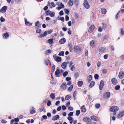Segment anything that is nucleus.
<instances>
[{
    "label": "nucleus",
    "mask_w": 124,
    "mask_h": 124,
    "mask_svg": "<svg viewBox=\"0 0 124 124\" xmlns=\"http://www.w3.org/2000/svg\"><path fill=\"white\" fill-rule=\"evenodd\" d=\"M101 12L103 14H106V9L104 8H102L101 10Z\"/></svg>",
    "instance_id": "7c9ffc66"
},
{
    "label": "nucleus",
    "mask_w": 124,
    "mask_h": 124,
    "mask_svg": "<svg viewBox=\"0 0 124 124\" xmlns=\"http://www.w3.org/2000/svg\"><path fill=\"white\" fill-rule=\"evenodd\" d=\"M118 108L116 106H113L110 108V110L112 112H116L118 110Z\"/></svg>",
    "instance_id": "f03ea898"
},
{
    "label": "nucleus",
    "mask_w": 124,
    "mask_h": 124,
    "mask_svg": "<svg viewBox=\"0 0 124 124\" xmlns=\"http://www.w3.org/2000/svg\"><path fill=\"white\" fill-rule=\"evenodd\" d=\"M59 118L58 115H56L54 116L52 118V120L54 121H55L59 119Z\"/></svg>",
    "instance_id": "412c9836"
},
{
    "label": "nucleus",
    "mask_w": 124,
    "mask_h": 124,
    "mask_svg": "<svg viewBox=\"0 0 124 124\" xmlns=\"http://www.w3.org/2000/svg\"><path fill=\"white\" fill-rule=\"evenodd\" d=\"M120 87V86L119 85H117L115 87V89L116 90H119Z\"/></svg>",
    "instance_id": "a18cd8bd"
},
{
    "label": "nucleus",
    "mask_w": 124,
    "mask_h": 124,
    "mask_svg": "<svg viewBox=\"0 0 124 124\" xmlns=\"http://www.w3.org/2000/svg\"><path fill=\"white\" fill-rule=\"evenodd\" d=\"M74 3L75 5L78 6L79 3V0H74Z\"/></svg>",
    "instance_id": "473e14b6"
},
{
    "label": "nucleus",
    "mask_w": 124,
    "mask_h": 124,
    "mask_svg": "<svg viewBox=\"0 0 124 124\" xmlns=\"http://www.w3.org/2000/svg\"><path fill=\"white\" fill-rule=\"evenodd\" d=\"M66 41L65 39L64 38H63L60 40L59 43L61 44H63Z\"/></svg>",
    "instance_id": "dca6fc26"
},
{
    "label": "nucleus",
    "mask_w": 124,
    "mask_h": 124,
    "mask_svg": "<svg viewBox=\"0 0 124 124\" xmlns=\"http://www.w3.org/2000/svg\"><path fill=\"white\" fill-rule=\"evenodd\" d=\"M0 20L1 22H3L5 21V19L2 17H1L0 18Z\"/></svg>",
    "instance_id": "8fccbe9b"
},
{
    "label": "nucleus",
    "mask_w": 124,
    "mask_h": 124,
    "mask_svg": "<svg viewBox=\"0 0 124 124\" xmlns=\"http://www.w3.org/2000/svg\"><path fill=\"white\" fill-rule=\"evenodd\" d=\"M64 54V52L63 51H62L59 52L58 55L59 56H63Z\"/></svg>",
    "instance_id": "a19ab883"
},
{
    "label": "nucleus",
    "mask_w": 124,
    "mask_h": 124,
    "mask_svg": "<svg viewBox=\"0 0 124 124\" xmlns=\"http://www.w3.org/2000/svg\"><path fill=\"white\" fill-rule=\"evenodd\" d=\"M77 93V91H74V92L73 93V97L75 99H76L75 97H76Z\"/></svg>",
    "instance_id": "c03bdc74"
},
{
    "label": "nucleus",
    "mask_w": 124,
    "mask_h": 124,
    "mask_svg": "<svg viewBox=\"0 0 124 124\" xmlns=\"http://www.w3.org/2000/svg\"><path fill=\"white\" fill-rule=\"evenodd\" d=\"M7 6H5L2 8L1 9H0V12L3 13H5L7 9Z\"/></svg>",
    "instance_id": "39448f33"
},
{
    "label": "nucleus",
    "mask_w": 124,
    "mask_h": 124,
    "mask_svg": "<svg viewBox=\"0 0 124 124\" xmlns=\"http://www.w3.org/2000/svg\"><path fill=\"white\" fill-rule=\"evenodd\" d=\"M88 82H90L92 79V76L91 75H90L88 77Z\"/></svg>",
    "instance_id": "58836bf2"
},
{
    "label": "nucleus",
    "mask_w": 124,
    "mask_h": 124,
    "mask_svg": "<svg viewBox=\"0 0 124 124\" xmlns=\"http://www.w3.org/2000/svg\"><path fill=\"white\" fill-rule=\"evenodd\" d=\"M36 112V111L34 110H32L30 111V113L31 114H33L34 113Z\"/></svg>",
    "instance_id": "338daca9"
},
{
    "label": "nucleus",
    "mask_w": 124,
    "mask_h": 124,
    "mask_svg": "<svg viewBox=\"0 0 124 124\" xmlns=\"http://www.w3.org/2000/svg\"><path fill=\"white\" fill-rule=\"evenodd\" d=\"M124 76V72L123 70L120 71L118 75V77L119 78H122Z\"/></svg>",
    "instance_id": "0eeeda50"
},
{
    "label": "nucleus",
    "mask_w": 124,
    "mask_h": 124,
    "mask_svg": "<svg viewBox=\"0 0 124 124\" xmlns=\"http://www.w3.org/2000/svg\"><path fill=\"white\" fill-rule=\"evenodd\" d=\"M110 93L109 92H107L104 94L103 96L104 98L107 99L110 97Z\"/></svg>",
    "instance_id": "20e7f679"
},
{
    "label": "nucleus",
    "mask_w": 124,
    "mask_h": 124,
    "mask_svg": "<svg viewBox=\"0 0 124 124\" xmlns=\"http://www.w3.org/2000/svg\"><path fill=\"white\" fill-rule=\"evenodd\" d=\"M67 119L69 121H70V120H73L72 118V117H71L70 116H69L68 117Z\"/></svg>",
    "instance_id": "69168bd1"
},
{
    "label": "nucleus",
    "mask_w": 124,
    "mask_h": 124,
    "mask_svg": "<svg viewBox=\"0 0 124 124\" xmlns=\"http://www.w3.org/2000/svg\"><path fill=\"white\" fill-rule=\"evenodd\" d=\"M83 83L82 81H79L78 83V85L79 86H81L83 85Z\"/></svg>",
    "instance_id": "bb28decb"
},
{
    "label": "nucleus",
    "mask_w": 124,
    "mask_h": 124,
    "mask_svg": "<svg viewBox=\"0 0 124 124\" xmlns=\"http://www.w3.org/2000/svg\"><path fill=\"white\" fill-rule=\"evenodd\" d=\"M49 62V59H46L44 61V63L46 65H47L48 64V63Z\"/></svg>",
    "instance_id": "f704fd0d"
},
{
    "label": "nucleus",
    "mask_w": 124,
    "mask_h": 124,
    "mask_svg": "<svg viewBox=\"0 0 124 124\" xmlns=\"http://www.w3.org/2000/svg\"><path fill=\"white\" fill-rule=\"evenodd\" d=\"M55 95L54 93H52L50 95V97L52 98V99H54L55 98Z\"/></svg>",
    "instance_id": "4c0bfd02"
},
{
    "label": "nucleus",
    "mask_w": 124,
    "mask_h": 124,
    "mask_svg": "<svg viewBox=\"0 0 124 124\" xmlns=\"http://www.w3.org/2000/svg\"><path fill=\"white\" fill-rule=\"evenodd\" d=\"M61 67L63 69H64L67 67V62H63L61 65Z\"/></svg>",
    "instance_id": "a211bd4d"
},
{
    "label": "nucleus",
    "mask_w": 124,
    "mask_h": 124,
    "mask_svg": "<svg viewBox=\"0 0 124 124\" xmlns=\"http://www.w3.org/2000/svg\"><path fill=\"white\" fill-rule=\"evenodd\" d=\"M51 51L50 49H48L45 52V54L46 55H48L51 53Z\"/></svg>",
    "instance_id": "c756f323"
},
{
    "label": "nucleus",
    "mask_w": 124,
    "mask_h": 124,
    "mask_svg": "<svg viewBox=\"0 0 124 124\" xmlns=\"http://www.w3.org/2000/svg\"><path fill=\"white\" fill-rule=\"evenodd\" d=\"M81 112L83 113L85 112L86 111V109L85 107V105H83L81 107Z\"/></svg>",
    "instance_id": "aec40b11"
},
{
    "label": "nucleus",
    "mask_w": 124,
    "mask_h": 124,
    "mask_svg": "<svg viewBox=\"0 0 124 124\" xmlns=\"http://www.w3.org/2000/svg\"><path fill=\"white\" fill-rule=\"evenodd\" d=\"M95 27V26L94 25H92L89 28V31L91 32V31H92L94 30Z\"/></svg>",
    "instance_id": "4468645a"
},
{
    "label": "nucleus",
    "mask_w": 124,
    "mask_h": 124,
    "mask_svg": "<svg viewBox=\"0 0 124 124\" xmlns=\"http://www.w3.org/2000/svg\"><path fill=\"white\" fill-rule=\"evenodd\" d=\"M64 35V34L63 33L62 31H61L60 32V36L63 37Z\"/></svg>",
    "instance_id": "bf43d9fd"
},
{
    "label": "nucleus",
    "mask_w": 124,
    "mask_h": 124,
    "mask_svg": "<svg viewBox=\"0 0 124 124\" xmlns=\"http://www.w3.org/2000/svg\"><path fill=\"white\" fill-rule=\"evenodd\" d=\"M44 109V107L43 106H42L41 108H40L39 110L40 112H41Z\"/></svg>",
    "instance_id": "052dcab7"
},
{
    "label": "nucleus",
    "mask_w": 124,
    "mask_h": 124,
    "mask_svg": "<svg viewBox=\"0 0 124 124\" xmlns=\"http://www.w3.org/2000/svg\"><path fill=\"white\" fill-rule=\"evenodd\" d=\"M83 121L85 122H89L91 121V119L90 118L87 117H84L83 119Z\"/></svg>",
    "instance_id": "9d476101"
},
{
    "label": "nucleus",
    "mask_w": 124,
    "mask_h": 124,
    "mask_svg": "<svg viewBox=\"0 0 124 124\" xmlns=\"http://www.w3.org/2000/svg\"><path fill=\"white\" fill-rule=\"evenodd\" d=\"M25 23L26 25L28 26H31L32 25V23H30L27 21L26 19H25Z\"/></svg>",
    "instance_id": "6ab92c4d"
},
{
    "label": "nucleus",
    "mask_w": 124,
    "mask_h": 124,
    "mask_svg": "<svg viewBox=\"0 0 124 124\" xmlns=\"http://www.w3.org/2000/svg\"><path fill=\"white\" fill-rule=\"evenodd\" d=\"M73 112H71L69 113L68 115L69 116H73Z\"/></svg>",
    "instance_id": "13d9d810"
},
{
    "label": "nucleus",
    "mask_w": 124,
    "mask_h": 124,
    "mask_svg": "<svg viewBox=\"0 0 124 124\" xmlns=\"http://www.w3.org/2000/svg\"><path fill=\"white\" fill-rule=\"evenodd\" d=\"M73 85H71L69 87L68 89V90L70 91H71L72 90V89L73 88Z\"/></svg>",
    "instance_id": "de8ad7c7"
},
{
    "label": "nucleus",
    "mask_w": 124,
    "mask_h": 124,
    "mask_svg": "<svg viewBox=\"0 0 124 124\" xmlns=\"http://www.w3.org/2000/svg\"><path fill=\"white\" fill-rule=\"evenodd\" d=\"M124 115V110L120 112L117 116L118 118H120L122 117Z\"/></svg>",
    "instance_id": "ddd939ff"
},
{
    "label": "nucleus",
    "mask_w": 124,
    "mask_h": 124,
    "mask_svg": "<svg viewBox=\"0 0 124 124\" xmlns=\"http://www.w3.org/2000/svg\"><path fill=\"white\" fill-rule=\"evenodd\" d=\"M95 84V82L94 81H92L90 83L89 85V87L90 88H91L93 87Z\"/></svg>",
    "instance_id": "b1692460"
},
{
    "label": "nucleus",
    "mask_w": 124,
    "mask_h": 124,
    "mask_svg": "<svg viewBox=\"0 0 124 124\" xmlns=\"http://www.w3.org/2000/svg\"><path fill=\"white\" fill-rule=\"evenodd\" d=\"M47 35V31H45L43 34L40 35L39 36V38H42L46 36Z\"/></svg>",
    "instance_id": "4be33fe9"
},
{
    "label": "nucleus",
    "mask_w": 124,
    "mask_h": 124,
    "mask_svg": "<svg viewBox=\"0 0 124 124\" xmlns=\"http://www.w3.org/2000/svg\"><path fill=\"white\" fill-rule=\"evenodd\" d=\"M73 2L72 0H69L68 2V4L70 7L72 6L73 4Z\"/></svg>",
    "instance_id": "393cba45"
},
{
    "label": "nucleus",
    "mask_w": 124,
    "mask_h": 124,
    "mask_svg": "<svg viewBox=\"0 0 124 124\" xmlns=\"http://www.w3.org/2000/svg\"><path fill=\"white\" fill-rule=\"evenodd\" d=\"M103 31L102 28L101 27H100L98 29V31L99 32H102Z\"/></svg>",
    "instance_id": "4d7b16f0"
},
{
    "label": "nucleus",
    "mask_w": 124,
    "mask_h": 124,
    "mask_svg": "<svg viewBox=\"0 0 124 124\" xmlns=\"http://www.w3.org/2000/svg\"><path fill=\"white\" fill-rule=\"evenodd\" d=\"M104 81L103 80H101L100 83L99 89L100 90H101L104 85Z\"/></svg>",
    "instance_id": "6e6552de"
},
{
    "label": "nucleus",
    "mask_w": 124,
    "mask_h": 124,
    "mask_svg": "<svg viewBox=\"0 0 124 124\" xmlns=\"http://www.w3.org/2000/svg\"><path fill=\"white\" fill-rule=\"evenodd\" d=\"M99 77V76L97 74H96L94 75V78L95 79H98Z\"/></svg>",
    "instance_id": "e2e57ef3"
},
{
    "label": "nucleus",
    "mask_w": 124,
    "mask_h": 124,
    "mask_svg": "<svg viewBox=\"0 0 124 124\" xmlns=\"http://www.w3.org/2000/svg\"><path fill=\"white\" fill-rule=\"evenodd\" d=\"M91 118L92 120L95 121H99L98 118L95 116H91Z\"/></svg>",
    "instance_id": "1a4fd4ad"
},
{
    "label": "nucleus",
    "mask_w": 124,
    "mask_h": 124,
    "mask_svg": "<svg viewBox=\"0 0 124 124\" xmlns=\"http://www.w3.org/2000/svg\"><path fill=\"white\" fill-rule=\"evenodd\" d=\"M112 83L114 85H116L117 84V80L115 78L112 79L111 80Z\"/></svg>",
    "instance_id": "f8f14e48"
},
{
    "label": "nucleus",
    "mask_w": 124,
    "mask_h": 124,
    "mask_svg": "<svg viewBox=\"0 0 124 124\" xmlns=\"http://www.w3.org/2000/svg\"><path fill=\"white\" fill-rule=\"evenodd\" d=\"M51 102L50 101H48L47 103V105L48 106H50L51 105Z\"/></svg>",
    "instance_id": "0e129e2a"
},
{
    "label": "nucleus",
    "mask_w": 124,
    "mask_h": 124,
    "mask_svg": "<svg viewBox=\"0 0 124 124\" xmlns=\"http://www.w3.org/2000/svg\"><path fill=\"white\" fill-rule=\"evenodd\" d=\"M103 38L104 40H107L108 38V36L107 35H105L104 36Z\"/></svg>",
    "instance_id": "49530a36"
},
{
    "label": "nucleus",
    "mask_w": 124,
    "mask_h": 124,
    "mask_svg": "<svg viewBox=\"0 0 124 124\" xmlns=\"http://www.w3.org/2000/svg\"><path fill=\"white\" fill-rule=\"evenodd\" d=\"M106 48L105 47H101L99 49V51L101 53H103L105 51Z\"/></svg>",
    "instance_id": "f3484780"
},
{
    "label": "nucleus",
    "mask_w": 124,
    "mask_h": 124,
    "mask_svg": "<svg viewBox=\"0 0 124 124\" xmlns=\"http://www.w3.org/2000/svg\"><path fill=\"white\" fill-rule=\"evenodd\" d=\"M100 106V105L99 104H95V107L96 108L98 109L99 108Z\"/></svg>",
    "instance_id": "79ce46f5"
},
{
    "label": "nucleus",
    "mask_w": 124,
    "mask_h": 124,
    "mask_svg": "<svg viewBox=\"0 0 124 124\" xmlns=\"http://www.w3.org/2000/svg\"><path fill=\"white\" fill-rule=\"evenodd\" d=\"M8 34L7 33L4 34L3 36V38L6 39L8 38Z\"/></svg>",
    "instance_id": "e433bc0d"
},
{
    "label": "nucleus",
    "mask_w": 124,
    "mask_h": 124,
    "mask_svg": "<svg viewBox=\"0 0 124 124\" xmlns=\"http://www.w3.org/2000/svg\"><path fill=\"white\" fill-rule=\"evenodd\" d=\"M41 26L39 21H38L35 23V26L36 27V28L40 27Z\"/></svg>",
    "instance_id": "2eb2a0df"
},
{
    "label": "nucleus",
    "mask_w": 124,
    "mask_h": 124,
    "mask_svg": "<svg viewBox=\"0 0 124 124\" xmlns=\"http://www.w3.org/2000/svg\"><path fill=\"white\" fill-rule=\"evenodd\" d=\"M71 78L69 77H67L66 78V80L68 81H70V80H71Z\"/></svg>",
    "instance_id": "6e6d98bb"
},
{
    "label": "nucleus",
    "mask_w": 124,
    "mask_h": 124,
    "mask_svg": "<svg viewBox=\"0 0 124 124\" xmlns=\"http://www.w3.org/2000/svg\"><path fill=\"white\" fill-rule=\"evenodd\" d=\"M22 0H15V2L16 3H19L20 2H21Z\"/></svg>",
    "instance_id": "5fc2aeb1"
},
{
    "label": "nucleus",
    "mask_w": 124,
    "mask_h": 124,
    "mask_svg": "<svg viewBox=\"0 0 124 124\" xmlns=\"http://www.w3.org/2000/svg\"><path fill=\"white\" fill-rule=\"evenodd\" d=\"M55 60L58 62H60L61 61V57L59 56H57Z\"/></svg>",
    "instance_id": "a878e982"
},
{
    "label": "nucleus",
    "mask_w": 124,
    "mask_h": 124,
    "mask_svg": "<svg viewBox=\"0 0 124 124\" xmlns=\"http://www.w3.org/2000/svg\"><path fill=\"white\" fill-rule=\"evenodd\" d=\"M19 119L18 118H15V122H17L19 121Z\"/></svg>",
    "instance_id": "864d4df0"
},
{
    "label": "nucleus",
    "mask_w": 124,
    "mask_h": 124,
    "mask_svg": "<svg viewBox=\"0 0 124 124\" xmlns=\"http://www.w3.org/2000/svg\"><path fill=\"white\" fill-rule=\"evenodd\" d=\"M119 58L121 60H124V55H122L120 57H119Z\"/></svg>",
    "instance_id": "603ef678"
},
{
    "label": "nucleus",
    "mask_w": 124,
    "mask_h": 124,
    "mask_svg": "<svg viewBox=\"0 0 124 124\" xmlns=\"http://www.w3.org/2000/svg\"><path fill=\"white\" fill-rule=\"evenodd\" d=\"M42 31L41 29L37 28L36 30V32L37 33H39L41 34L42 33Z\"/></svg>",
    "instance_id": "c9c22d12"
},
{
    "label": "nucleus",
    "mask_w": 124,
    "mask_h": 124,
    "mask_svg": "<svg viewBox=\"0 0 124 124\" xmlns=\"http://www.w3.org/2000/svg\"><path fill=\"white\" fill-rule=\"evenodd\" d=\"M102 28L104 30H105L107 28V25L105 23H103L102 25Z\"/></svg>",
    "instance_id": "c85d7f7f"
},
{
    "label": "nucleus",
    "mask_w": 124,
    "mask_h": 124,
    "mask_svg": "<svg viewBox=\"0 0 124 124\" xmlns=\"http://www.w3.org/2000/svg\"><path fill=\"white\" fill-rule=\"evenodd\" d=\"M48 43L50 44H52L53 42V39H49L48 41Z\"/></svg>",
    "instance_id": "ea45409f"
},
{
    "label": "nucleus",
    "mask_w": 124,
    "mask_h": 124,
    "mask_svg": "<svg viewBox=\"0 0 124 124\" xmlns=\"http://www.w3.org/2000/svg\"><path fill=\"white\" fill-rule=\"evenodd\" d=\"M60 73V71L59 70H57L55 72V74L56 76L57 77H59V75Z\"/></svg>",
    "instance_id": "cd10ccee"
},
{
    "label": "nucleus",
    "mask_w": 124,
    "mask_h": 124,
    "mask_svg": "<svg viewBox=\"0 0 124 124\" xmlns=\"http://www.w3.org/2000/svg\"><path fill=\"white\" fill-rule=\"evenodd\" d=\"M71 97V95H68L66 96L65 99V100H68L70 99Z\"/></svg>",
    "instance_id": "72a5a7b5"
},
{
    "label": "nucleus",
    "mask_w": 124,
    "mask_h": 124,
    "mask_svg": "<svg viewBox=\"0 0 124 124\" xmlns=\"http://www.w3.org/2000/svg\"><path fill=\"white\" fill-rule=\"evenodd\" d=\"M84 6L86 9H88L90 8V5L87 0H85L83 3Z\"/></svg>",
    "instance_id": "7ed1b4c3"
},
{
    "label": "nucleus",
    "mask_w": 124,
    "mask_h": 124,
    "mask_svg": "<svg viewBox=\"0 0 124 124\" xmlns=\"http://www.w3.org/2000/svg\"><path fill=\"white\" fill-rule=\"evenodd\" d=\"M80 112L79 110H78L76 111V115L77 116H78L80 114Z\"/></svg>",
    "instance_id": "37998d69"
},
{
    "label": "nucleus",
    "mask_w": 124,
    "mask_h": 124,
    "mask_svg": "<svg viewBox=\"0 0 124 124\" xmlns=\"http://www.w3.org/2000/svg\"><path fill=\"white\" fill-rule=\"evenodd\" d=\"M45 13L47 16L49 15L51 17L55 16V13L54 12H53L50 11L48 10L46 11Z\"/></svg>",
    "instance_id": "f257e3e1"
},
{
    "label": "nucleus",
    "mask_w": 124,
    "mask_h": 124,
    "mask_svg": "<svg viewBox=\"0 0 124 124\" xmlns=\"http://www.w3.org/2000/svg\"><path fill=\"white\" fill-rule=\"evenodd\" d=\"M73 49L74 51L76 52H79L81 50V48L78 46H74Z\"/></svg>",
    "instance_id": "423d86ee"
},
{
    "label": "nucleus",
    "mask_w": 124,
    "mask_h": 124,
    "mask_svg": "<svg viewBox=\"0 0 124 124\" xmlns=\"http://www.w3.org/2000/svg\"><path fill=\"white\" fill-rule=\"evenodd\" d=\"M64 11L65 13L67 15H69V11L68 10L66 9H64Z\"/></svg>",
    "instance_id": "09e8293b"
},
{
    "label": "nucleus",
    "mask_w": 124,
    "mask_h": 124,
    "mask_svg": "<svg viewBox=\"0 0 124 124\" xmlns=\"http://www.w3.org/2000/svg\"><path fill=\"white\" fill-rule=\"evenodd\" d=\"M119 34L121 36L124 35V31H123L122 28L120 29Z\"/></svg>",
    "instance_id": "5701e85b"
},
{
    "label": "nucleus",
    "mask_w": 124,
    "mask_h": 124,
    "mask_svg": "<svg viewBox=\"0 0 124 124\" xmlns=\"http://www.w3.org/2000/svg\"><path fill=\"white\" fill-rule=\"evenodd\" d=\"M67 86L66 84L65 83H64L62 84L61 86V87L62 90L66 89Z\"/></svg>",
    "instance_id": "9b49d317"
},
{
    "label": "nucleus",
    "mask_w": 124,
    "mask_h": 124,
    "mask_svg": "<svg viewBox=\"0 0 124 124\" xmlns=\"http://www.w3.org/2000/svg\"><path fill=\"white\" fill-rule=\"evenodd\" d=\"M64 13L62 10L61 11L59 12V15L60 16H62L63 15Z\"/></svg>",
    "instance_id": "774afa93"
},
{
    "label": "nucleus",
    "mask_w": 124,
    "mask_h": 124,
    "mask_svg": "<svg viewBox=\"0 0 124 124\" xmlns=\"http://www.w3.org/2000/svg\"><path fill=\"white\" fill-rule=\"evenodd\" d=\"M73 62L72 61H70L69 65V67H70L73 64Z\"/></svg>",
    "instance_id": "680f3d73"
},
{
    "label": "nucleus",
    "mask_w": 124,
    "mask_h": 124,
    "mask_svg": "<svg viewBox=\"0 0 124 124\" xmlns=\"http://www.w3.org/2000/svg\"><path fill=\"white\" fill-rule=\"evenodd\" d=\"M68 72L67 71H65L64 72L63 74V76L64 77H66L68 74Z\"/></svg>",
    "instance_id": "3c124183"
},
{
    "label": "nucleus",
    "mask_w": 124,
    "mask_h": 124,
    "mask_svg": "<svg viewBox=\"0 0 124 124\" xmlns=\"http://www.w3.org/2000/svg\"><path fill=\"white\" fill-rule=\"evenodd\" d=\"M94 42L95 41L93 40L91 41L90 42V45L92 47H94Z\"/></svg>",
    "instance_id": "2f4dec72"
}]
</instances>
